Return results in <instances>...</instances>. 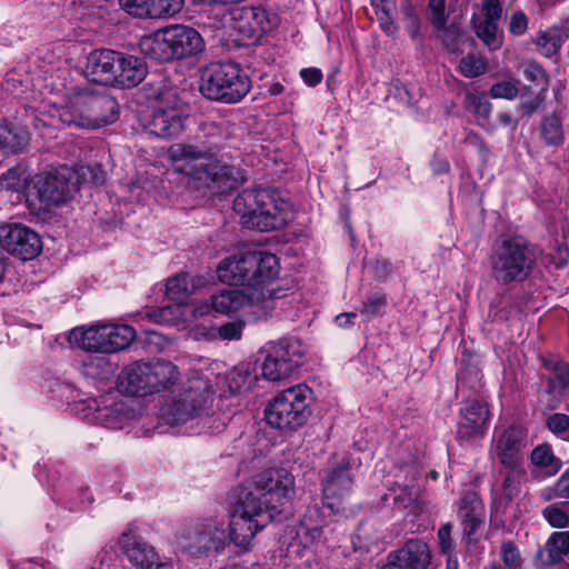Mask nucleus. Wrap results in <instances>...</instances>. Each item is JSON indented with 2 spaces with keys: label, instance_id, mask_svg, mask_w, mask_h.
I'll return each instance as SVG.
<instances>
[{
  "label": "nucleus",
  "instance_id": "nucleus-1",
  "mask_svg": "<svg viewBox=\"0 0 569 569\" xmlns=\"http://www.w3.org/2000/svg\"><path fill=\"white\" fill-rule=\"evenodd\" d=\"M293 496L295 479L287 469L273 468L257 475L241 491L230 516V540L247 549L256 533L280 515Z\"/></svg>",
  "mask_w": 569,
  "mask_h": 569
},
{
  "label": "nucleus",
  "instance_id": "nucleus-2",
  "mask_svg": "<svg viewBox=\"0 0 569 569\" xmlns=\"http://www.w3.org/2000/svg\"><path fill=\"white\" fill-rule=\"evenodd\" d=\"M199 143H178L169 153L174 171L190 177L214 192H229L246 181L242 170L213 156L232 134L227 120L204 121L200 124Z\"/></svg>",
  "mask_w": 569,
  "mask_h": 569
},
{
  "label": "nucleus",
  "instance_id": "nucleus-3",
  "mask_svg": "<svg viewBox=\"0 0 569 569\" xmlns=\"http://www.w3.org/2000/svg\"><path fill=\"white\" fill-rule=\"evenodd\" d=\"M118 114L119 106L112 97L78 91L69 94L61 106L51 107L49 122L36 118L34 127L54 126L57 119L68 126L94 129L114 122Z\"/></svg>",
  "mask_w": 569,
  "mask_h": 569
},
{
  "label": "nucleus",
  "instance_id": "nucleus-4",
  "mask_svg": "<svg viewBox=\"0 0 569 569\" xmlns=\"http://www.w3.org/2000/svg\"><path fill=\"white\" fill-rule=\"evenodd\" d=\"M104 172L100 166H80L77 169L61 166L52 171L37 174L29 187L28 201L37 199L43 206H60L78 192L81 183L100 184Z\"/></svg>",
  "mask_w": 569,
  "mask_h": 569
},
{
  "label": "nucleus",
  "instance_id": "nucleus-5",
  "mask_svg": "<svg viewBox=\"0 0 569 569\" xmlns=\"http://www.w3.org/2000/svg\"><path fill=\"white\" fill-rule=\"evenodd\" d=\"M233 210L249 229L270 231L283 228L292 218L291 204L274 189H247L233 201Z\"/></svg>",
  "mask_w": 569,
  "mask_h": 569
},
{
  "label": "nucleus",
  "instance_id": "nucleus-6",
  "mask_svg": "<svg viewBox=\"0 0 569 569\" xmlns=\"http://www.w3.org/2000/svg\"><path fill=\"white\" fill-rule=\"evenodd\" d=\"M180 376L179 368L169 360L136 361L122 369L119 388L127 395L146 397L169 390Z\"/></svg>",
  "mask_w": 569,
  "mask_h": 569
},
{
  "label": "nucleus",
  "instance_id": "nucleus-7",
  "mask_svg": "<svg viewBox=\"0 0 569 569\" xmlns=\"http://www.w3.org/2000/svg\"><path fill=\"white\" fill-rule=\"evenodd\" d=\"M139 48L146 57L168 62L200 52L203 49V40L191 27L171 24L141 37Z\"/></svg>",
  "mask_w": 569,
  "mask_h": 569
},
{
  "label": "nucleus",
  "instance_id": "nucleus-8",
  "mask_svg": "<svg viewBox=\"0 0 569 569\" xmlns=\"http://www.w3.org/2000/svg\"><path fill=\"white\" fill-rule=\"evenodd\" d=\"M535 266V249L520 237L503 239L496 246L491 256L492 277L501 286L526 281Z\"/></svg>",
  "mask_w": 569,
  "mask_h": 569
},
{
  "label": "nucleus",
  "instance_id": "nucleus-9",
  "mask_svg": "<svg viewBox=\"0 0 569 569\" xmlns=\"http://www.w3.org/2000/svg\"><path fill=\"white\" fill-rule=\"evenodd\" d=\"M134 338L136 330L131 326L106 322L73 328L68 340L88 352L114 353L127 349Z\"/></svg>",
  "mask_w": 569,
  "mask_h": 569
},
{
  "label": "nucleus",
  "instance_id": "nucleus-10",
  "mask_svg": "<svg viewBox=\"0 0 569 569\" xmlns=\"http://www.w3.org/2000/svg\"><path fill=\"white\" fill-rule=\"evenodd\" d=\"M251 81L236 63H213L201 76V93L216 101L237 103L249 92Z\"/></svg>",
  "mask_w": 569,
  "mask_h": 569
},
{
  "label": "nucleus",
  "instance_id": "nucleus-11",
  "mask_svg": "<svg viewBox=\"0 0 569 569\" xmlns=\"http://www.w3.org/2000/svg\"><path fill=\"white\" fill-rule=\"evenodd\" d=\"M311 395V389L302 383L284 389L267 406V422L281 430L300 428L310 415Z\"/></svg>",
  "mask_w": 569,
  "mask_h": 569
},
{
  "label": "nucleus",
  "instance_id": "nucleus-12",
  "mask_svg": "<svg viewBox=\"0 0 569 569\" xmlns=\"http://www.w3.org/2000/svg\"><path fill=\"white\" fill-rule=\"evenodd\" d=\"M307 351L308 347L295 337L267 342L260 350L262 376L269 381L288 378L303 363Z\"/></svg>",
  "mask_w": 569,
  "mask_h": 569
},
{
  "label": "nucleus",
  "instance_id": "nucleus-13",
  "mask_svg": "<svg viewBox=\"0 0 569 569\" xmlns=\"http://www.w3.org/2000/svg\"><path fill=\"white\" fill-rule=\"evenodd\" d=\"M187 116V104L178 91L172 88L163 89L158 93L151 113L143 126L150 134L171 138L182 132Z\"/></svg>",
  "mask_w": 569,
  "mask_h": 569
},
{
  "label": "nucleus",
  "instance_id": "nucleus-14",
  "mask_svg": "<svg viewBox=\"0 0 569 569\" xmlns=\"http://www.w3.org/2000/svg\"><path fill=\"white\" fill-rule=\"evenodd\" d=\"M207 381L194 378L181 392L161 408L160 417L166 425L178 426L201 417L212 401Z\"/></svg>",
  "mask_w": 569,
  "mask_h": 569
},
{
  "label": "nucleus",
  "instance_id": "nucleus-15",
  "mask_svg": "<svg viewBox=\"0 0 569 569\" xmlns=\"http://www.w3.org/2000/svg\"><path fill=\"white\" fill-rule=\"evenodd\" d=\"M276 292L270 290L267 298L264 293L250 295L246 289L221 290L211 296V307L221 315L233 316L241 312L249 321H257L273 310Z\"/></svg>",
  "mask_w": 569,
  "mask_h": 569
},
{
  "label": "nucleus",
  "instance_id": "nucleus-16",
  "mask_svg": "<svg viewBox=\"0 0 569 569\" xmlns=\"http://www.w3.org/2000/svg\"><path fill=\"white\" fill-rule=\"evenodd\" d=\"M178 545L191 553L220 551L227 545L224 522L217 518L204 519L183 529L177 536Z\"/></svg>",
  "mask_w": 569,
  "mask_h": 569
},
{
  "label": "nucleus",
  "instance_id": "nucleus-17",
  "mask_svg": "<svg viewBox=\"0 0 569 569\" xmlns=\"http://www.w3.org/2000/svg\"><path fill=\"white\" fill-rule=\"evenodd\" d=\"M278 23V16L260 6L233 8L227 19L228 27L247 41H257Z\"/></svg>",
  "mask_w": 569,
  "mask_h": 569
},
{
  "label": "nucleus",
  "instance_id": "nucleus-18",
  "mask_svg": "<svg viewBox=\"0 0 569 569\" xmlns=\"http://www.w3.org/2000/svg\"><path fill=\"white\" fill-rule=\"evenodd\" d=\"M249 263L246 290L250 295L264 293L268 298L269 291L274 290L277 297L273 298V302L286 296L280 288L272 287L279 274V261L274 254L262 251L249 252Z\"/></svg>",
  "mask_w": 569,
  "mask_h": 569
},
{
  "label": "nucleus",
  "instance_id": "nucleus-19",
  "mask_svg": "<svg viewBox=\"0 0 569 569\" xmlns=\"http://www.w3.org/2000/svg\"><path fill=\"white\" fill-rule=\"evenodd\" d=\"M349 461L343 458L323 470L322 495L323 505L332 512H340L342 503L350 495L352 480L349 473Z\"/></svg>",
  "mask_w": 569,
  "mask_h": 569
},
{
  "label": "nucleus",
  "instance_id": "nucleus-20",
  "mask_svg": "<svg viewBox=\"0 0 569 569\" xmlns=\"http://www.w3.org/2000/svg\"><path fill=\"white\" fill-rule=\"evenodd\" d=\"M0 246L21 260H30L42 250L39 234L21 223L0 226Z\"/></svg>",
  "mask_w": 569,
  "mask_h": 569
},
{
  "label": "nucleus",
  "instance_id": "nucleus-21",
  "mask_svg": "<svg viewBox=\"0 0 569 569\" xmlns=\"http://www.w3.org/2000/svg\"><path fill=\"white\" fill-rule=\"evenodd\" d=\"M119 546L138 569H174L171 561H162L154 549L143 542L131 527L119 537Z\"/></svg>",
  "mask_w": 569,
  "mask_h": 569
},
{
  "label": "nucleus",
  "instance_id": "nucleus-22",
  "mask_svg": "<svg viewBox=\"0 0 569 569\" xmlns=\"http://www.w3.org/2000/svg\"><path fill=\"white\" fill-rule=\"evenodd\" d=\"M431 552L421 539H409L402 547L390 551L380 569H427Z\"/></svg>",
  "mask_w": 569,
  "mask_h": 569
},
{
  "label": "nucleus",
  "instance_id": "nucleus-23",
  "mask_svg": "<svg viewBox=\"0 0 569 569\" xmlns=\"http://www.w3.org/2000/svg\"><path fill=\"white\" fill-rule=\"evenodd\" d=\"M526 447L523 429L511 426L496 435L492 452L506 468L522 466V449Z\"/></svg>",
  "mask_w": 569,
  "mask_h": 569
},
{
  "label": "nucleus",
  "instance_id": "nucleus-24",
  "mask_svg": "<svg viewBox=\"0 0 569 569\" xmlns=\"http://www.w3.org/2000/svg\"><path fill=\"white\" fill-rule=\"evenodd\" d=\"M118 62V51L109 49L94 50L88 57L84 74L91 82L114 86L117 68H119Z\"/></svg>",
  "mask_w": 569,
  "mask_h": 569
},
{
  "label": "nucleus",
  "instance_id": "nucleus-25",
  "mask_svg": "<svg viewBox=\"0 0 569 569\" xmlns=\"http://www.w3.org/2000/svg\"><path fill=\"white\" fill-rule=\"evenodd\" d=\"M183 3L184 0H119L128 14L143 19L173 17L181 11Z\"/></svg>",
  "mask_w": 569,
  "mask_h": 569
},
{
  "label": "nucleus",
  "instance_id": "nucleus-26",
  "mask_svg": "<svg viewBox=\"0 0 569 569\" xmlns=\"http://www.w3.org/2000/svg\"><path fill=\"white\" fill-rule=\"evenodd\" d=\"M317 510H309L305 518L290 528L283 539H290L288 549L300 555L303 550L312 549L321 539L323 529L313 521Z\"/></svg>",
  "mask_w": 569,
  "mask_h": 569
},
{
  "label": "nucleus",
  "instance_id": "nucleus-27",
  "mask_svg": "<svg viewBox=\"0 0 569 569\" xmlns=\"http://www.w3.org/2000/svg\"><path fill=\"white\" fill-rule=\"evenodd\" d=\"M211 310V302L198 301L192 303L166 306L148 313V316L159 323L170 325L179 321L182 323H189L209 315Z\"/></svg>",
  "mask_w": 569,
  "mask_h": 569
},
{
  "label": "nucleus",
  "instance_id": "nucleus-28",
  "mask_svg": "<svg viewBox=\"0 0 569 569\" xmlns=\"http://www.w3.org/2000/svg\"><path fill=\"white\" fill-rule=\"evenodd\" d=\"M458 517L462 528V536L467 543H471L476 540L473 536L485 520V507L476 492L468 491L462 496Z\"/></svg>",
  "mask_w": 569,
  "mask_h": 569
},
{
  "label": "nucleus",
  "instance_id": "nucleus-29",
  "mask_svg": "<svg viewBox=\"0 0 569 569\" xmlns=\"http://www.w3.org/2000/svg\"><path fill=\"white\" fill-rule=\"evenodd\" d=\"M458 435L460 437H472L483 432V427L489 420V410L481 400H469L460 409Z\"/></svg>",
  "mask_w": 569,
  "mask_h": 569
},
{
  "label": "nucleus",
  "instance_id": "nucleus-30",
  "mask_svg": "<svg viewBox=\"0 0 569 569\" xmlns=\"http://www.w3.org/2000/svg\"><path fill=\"white\" fill-rule=\"evenodd\" d=\"M119 68H117V81L114 86L132 88L138 86L147 76V66L138 57L126 56L119 52Z\"/></svg>",
  "mask_w": 569,
  "mask_h": 569
},
{
  "label": "nucleus",
  "instance_id": "nucleus-31",
  "mask_svg": "<svg viewBox=\"0 0 569 569\" xmlns=\"http://www.w3.org/2000/svg\"><path fill=\"white\" fill-rule=\"evenodd\" d=\"M249 252L223 259L217 269L220 281L234 286H246L248 281Z\"/></svg>",
  "mask_w": 569,
  "mask_h": 569
},
{
  "label": "nucleus",
  "instance_id": "nucleus-32",
  "mask_svg": "<svg viewBox=\"0 0 569 569\" xmlns=\"http://www.w3.org/2000/svg\"><path fill=\"white\" fill-rule=\"evenodd\" d=\"M569 553V531H555L538 551V560L542 566H555Z\"/></svg>",
  "mask_w": 569,
  "mask_h": 569
},
{
  "label": "nucleus",
  "instance_id": "nucleus-33",
  "mask_svg": "<svg viewBox=\"0 0 569 569\" xmlns=\"http://www.w3.org/2000/svg\"><path fill=\"white\" fill-rule=\"evenodd\" d=\"M543 367L548 371L547 392L566 393L569 390V363L556 359H543Z\"/></svg>",
  "mask_w": 569,
  "mask_h": 569
},
{
  "label": "nucleus",
  "instance_id": "nucleus-34",
  "mask_svg": "<svg viewBox=\"0 0 569 569\" xmlns=\"http://www.w3.org/2000/svg\"><path fill=\"white\" fill-rule=\"evenodd\" d=\"M94 419L110 429H121L124 422L131 418L132 412L124 402L113 401L103 407H97Z\"/></svg>",
  "mask_w": 569,
  "mask_h": 569
},
{
  "label": "nucleus",
  "instance_id": "nucleus-35",
  "mask_svg": "<svg viewBox=\"0 0 569 569\" xmlns=\"http://www.w3.org/2000/svg\"><path fill=\"white\" fill-rule=\"evenodd\" d=\"M540 138L548 147H560L565 141V131L557 113L545 116L540 122Z\"/></svg>",
  "mask_w": 569,
  "mask_h": 569
},
{
  "label": "nucleus",
  "instance_id": "nucleus-36",
  "mask_svg": "<svg viewBox=\"0 0 569 569\" xmlns=\"http://www.w3.org/2000/svg\"><path fill=\"white\" fill-rule=\"evenodd\" d=\"M418 471L415 467L407 468V478L405 483H397L399 492L393 498V503L399 509L410 507L418 498L419 490L416 486Z\"/></svg>",
  "mask_w": 569,
  "mask_h": 569
},
{
  "label": "nucleus",
  "instance_id": "nucleus-37",
  "mask_svg": "<svg viewBox=\"0 0 569 569\" xmlns=\"http://www.w3.org/2000/svg\"><path fill=\"white\" fill-rule=\"evenodd\" d=\"M197 286L194 278L181 272L167 280L166 293L169 299L179 301L192 295Z\"/></svg>",
  "mask_w": 569,
  "mask_h": 569
},
{
  "label": "nucleus",
  "instance_id": "nucleus-38",
  "mask_svg": "<svg viewBox=\"0 0 569 569\" xmlns=\"http://www.w3.org/2000/svg\"><path fill=\"white\" fill-rule=\"evenodd\" d=\"M488 61L483 56L468 53L461 58L458 70L466 78H477L486 73Z\"/></svg>",
  "mask_w": 569,
  "mask_h": 569
},
{
  "label": "nucleus",
  "instance_id": "nucleus-39",
  "mask_svg": "<svg viewBox=\"0 0 569 569\" xmlns=\"http://www.w3.org/2000/svg\"><path fill=\"white\" fill-rule=\"evenodd\" d=\"M475 32L477 37L491 50H497L501 46V41L497 37V21L481 19L475 21Z\"/></svg>",
  "mask_w": 569,
  "mask_h": 569
},
{
  "label": "nucleus",
  "instance_id": "nucleus-40",
  "mask_svg": "<svg viewBox=\"0 0 569 569\" xmlns=\"http://www.w3.org/2000/svg\"><path fill=\"white\" fill-rule=\"evenodd\" d=\"M465 107L478 118L488 120L491 113V103L485 94L476 92H467L465 96Z\"/></svg>",
  "mask_w": 569,
  "mask_h": 569
},
{
  "label": "nucleus",
  "instance_id": "nucleus-41",
  "mask_svg": "<svg viewBox=\"0 0 569 569\" xmlns=\"http://www.w3.org/2000/svg\"><path fill=\"white\" fill-rule=\"evenodd\" d=\"M531 462L541 468H552L553 472L559 470V460L553 456L549 445H539L531 452Z\"/></svg>",
  "mask_w": 569,
  "mask_h": 569
},
{
  "label": "nucleus",
  "instance_id": "nucleus-42",
  "mask_svg": "<svg viewBox=\"0 0 569 569\" xmlns=\"http://www.w3.org/2000/svg\"><path fill=\"white\" fill-rule=\"evenodd\" d=\"M253 378L244 366L234 368L228 376V386L232 393L249 390Z\"/></svg>",
  "mask_w": 569,
  "mask_h": 569
},
{
  "label": "nucleus",
  "instance_id": "nucleus-43",
  "mask_svg": "<svg viewBox=\"0 0 569 569\" xmlns=\"http://www.w3.org/2000/svg\"><path fill=\"white\" fill-rule=\"evenodd\" d=\"M452 525L447 522L442 525L437 533L438 546L440 552L449 557V565L453 563L455 568H457V558L455 556V542L451 538Z\"/></svg>",
  "mask_w": 569,
  "mask_h": 569
},
{
  "label": "nucleus",
  "instance_id": "nucleus-44",
  "mask_svg": "<svg viewBox=\"0 0 569 569\" xmlns=\"http://www.w3.org/2000/svg\"><path fill=\"white\" fill-rule=\"evenodd\" d=\"M507 469L508 472L506 473L502 483V493L507 499L511 500L519 492L520 479L525 476V469L522 466H516Z\"/></svg>",
  "mask_w": 569,
  "mask_h": 569
},
{
  "label": "nucleus",
  "instance_id": "nucleus-45",
  "mask_svg": "<svg viewBox=\"0 0 569 569\" xmlns=\"http://www.w3.org/2000/svg\"><path fill=\"white\" fill-rule=\"evenodd\" d=\"M568 510L569 502H566L563 508L548 506L542 510V516L551 527L565 528L569 523Z\"/></svg>",
  "mask_w": 569,
  "mask_h": 569
},
{
  "label": "nucleus",
  "instance_id": "nucleus-46",
  "mask_svg": "<svg viewBox=\"0 0 569 569\" xmlns=\"http://www.w3.org/2000/svg\"><path fill=\"white\" fill-rule=\"evenodd\" d=\"M437 32V37L442 41L445 47L451 51L456 52L459 47V39L461 37V29L452 23L448 26L445 23L443 28H435Z\"/></svg>",
  "mask_w": 569,
  "mask_h": 569
},
{
  "label": "nucleus",
  "instance_id": "nucleus-47",
  "mask_svg": "<svg viewBox=\"0 0 569 569\" xmlns=\"http://www.w3.org/2000/svg\"><path fill=\"white\" fill-rule=\"evenodd\" d=\"M27 177L18 168L9 169L0 178V187L6 190L20 191L24 188Z\"/></svg>",
  "mask_w": 569,
  "mask_h": 569
},
{
  "label": "nucleus",
  "instance_id": "nucleus-48",
  "mask_svg": "<svg viewBox=\"0 0 569 569\" xmlns=\"http://www.w3.org/2000/svg\"><path fill=\"white\" fill-rule=\"evenodd\" d=\"M546 425L548 429L560 439L569 441V416L565 413H553L548 417Z\"/></svg>",
  "mask_w": 569,
  "mask_h": 569
},
{
  "label": "nucleus",
  "instance_id": "nucleus-49",
  "mask_svg": "<svg viewBox=\"0 0 569 569\" xmlns=\"http://www.w3.org/2000/svg\"><path fill=\"white\" fill-rule=\"evenodd\" d=\"M387 305L386 296L379 292L372 293L363 303L361 315L367 319L381 316Z\"/></svg>",
  "mask_w": 569,
  "mask_h": 569
},
{
  "label": "nucleus",
  "instance_id": "nucleus-50",
  "mask_svg": "<svg viewBox=\"0 0 569 569\" xmlns=\"http://www.w3.org/2000/svg\"><path fill=\"white\" fill-rule=\"evenodd\" d=\"M518 83L517 80L497 82L490 88V96L493 99L513 100L519 93Z\"/></svg>",
  "mask_w": 569,
  "mask_h": 569
},
{
  "label": "nucleus",
  "instance_id": "nucleus-51",
  "mask_svg": "<svg viewBox=\"0 0 569 569\" xmlns=\"http://www.w3.org/2000/svg\"><path fill=\"white\" fill-rule=\"evenodd\" d=\"M536 44L539 51L546 57H552L561 49V44L557 41L555 36H552L549 29L538 36Z\"/></svg>",
  "mask_w": 569,
  "mask_h": 569
},
{
  "label": "nucleus",
  "instance_id": "nucleus-52",
  "mask_svg": "<svg viewBox=\"0 0 569 569\" xmlns=\"http://www.w3.org/2000/svg\"><path fill=\"white\" fill-rule=\"evenodd\" d=\"M430 22L433 28H443L448 21L446 13V0H429Z\"/></svg>",
  "mask_w": 569,
  "mask_h": 569
},
{
  "label": "nucleus",
  "instance_id": "nucleus-53",
  "mask_svg": "<svg viewBox=\"0 0 569 569\" xmlns=\"http://www.w3.org/2000/svg\"><path fill=\"white\" fill-rule=\"evenodd\" d=\"M402 12L405 17L406 29L408 30L410 37L416 39L420 30V19L418 14L410 3H406L402 7Z\"/></svg>",
  "mask_w": 569,
  "mask_h": 569
},
{
  "label": "nucleus",
  "instance_id": "nucleus-54",
  "mask_svg": "<svg viewBox=\"0 0 569 569\" xmlns=\"http://www.w3.org/2000/svg\"><path fill=\"white\" fill-rule=\"evenodd\" d=\"M501 557L505 565L511 569L520 566V553L516 545L511 541H505L501 545Z\"/></svg>",
  "mask_w": 569,
  "mask_h": 569
},
{
  "label": "nucleus",
  "instance_id": "nucleus-55",
  "mask_svg": "<svg viewBox=\"0 0 569 569\" xmlns=\"http://www.w3.org/2000/svg\"><path fill=\"white\" fill-rule=\"evenodd\" d=\"M242 335L241 322H227L218 328V336L222 340H239Z\"/></svg>",
  "mask_w": 569,
  "mask_h": 569
},
{
  "label": "nucleus",
  "instance_id": "nucleus-56",
  "mask_svg": "<svg viewBox=\"0 0 569 569\" xmlns=\"http://www.w3.org/2000/svg\"><path fill=\"white\" fill-rule=\"evenodd\" d=\"M482 12V19L498 21L502 14V6L499 0H483Z\"/></svg>",
  "mask_w": 569,
  "mask_h": 569
},
{
  "label": "nucleus",
  "instance_id": "nucleus-57",
  "mask_svg": "<svg viewBox=\"0 0 569 569\" xmlns=\"http://www.w3.org/2000/svg\"><path fill=\"white\" fill-rule=\"evenodd\" d=\"M528 28V20L522 11H517L510 17L509 31L515 36H521Z\"/></svg>",
  "mask_w": 569,
  "mask_h": 569
},
{
  "label": "nucleus",
  "instance_id": "nucleus-58",
  "mask_svg": "<svg viewBox=\"0 0 569 569\" xmlns=\"http://www.w3.org/2000/svg\"><path fill=\"white\" fill-rule=\"evenodd\" d=\"M300 76L305 83L310 87H315L322 80V72L317 68H306L300 71Z\"/></svg>",
  "mask_w": 569,
  "mask_h": 569
},
{
  "label": "nucleus",
  "instance_id": "nucleus-59",
  "mask_svg": "<svg viewBox=\"0 0 569 569\" xmlns=\"http://www.w3.org/2000/svg\"><path fill=\"white\" fill-rule=\"evenodd\" d=\"M557 39V41L562 46L567 39H569V18L561 21L559 24L549 29Z\"/></svg>",
  "mask_w": 569,
  "mask_h": 569
},
{
  "label": "nucleus",
  "instance_id": "nucleus-60",
  "mask_svg": "<svg viewBox=\"0 0 569 569\" xmlns=\"http://www.w3.org/2000/svg\"><path fill=\"white\" fill-rule=\"evenodd\" d=\"M523 76L529 81H537L545 77V72L540 66L530 62L525 66Z\"/></svg>",
  "mask_w": 569,
  "mask_h": 569
},
{
  "label": "nucleus",
  "instance_id": "nucleus-61",
  "mask_svg": "<svg viewBox=\"0 0 569 569\" xmlns=\"http://www.w3.org/2000/svg\"><path fill=\"white\" fill-rule=\"evenodd\" d=\"M557 493L559 497L569 498V470L566 471L558 480Z\"/></svg>",
  "mask_w": 569,
  "mask_h": 569
},
{
  "label": "nucleus",
  "instance_id": "nucleus-62",
  "mask_svg": "<svg viewBox=\"0 0 569 569\" xmlns=\"http://www.w3.org/2000/svg\"><path fill=\"white\" fill-rule=\"evenodd\" d=\"M357 315L355 312H346L340 313L336 317V322L339 327H347L352 323L353 319H356Z\"/></svg>",
  "mask_w": 569,
  "mask_h": 569
},
{
  "label": "nucleus",
  "instance_id": "nucleus-63",
  "mask_svg": "<svg viewBox=\"0 0 569 569\" xmlns=\"http://www.w3.org/2000/svg\"><path fill=\"white\" fill-rule=\"evenodd\" d=\"M473 139L477 141L478 151H479L480 156L483 159L488 158L490 154V150H489L488 146L477 134L473 136Z\"/></svg>",
  "mask_w": 569,
  "mask_h": 569
},
{
  "label": "nucleus",
  "instance_id": "nucleus-64",
  "mask_svg": "<svg viewBox=\"0 0 569 569\" xmlns=\"http://www.w3.org/2000/svg\"><path fill=\"white\" fill-rule=\"evenodd\" d=\"M382 27L388 34H392L396 31V26L393 22H385L382 23Z\"/></svg>",
  "mask_w": 569,
  "mask_h": 569
}]
</instances>
